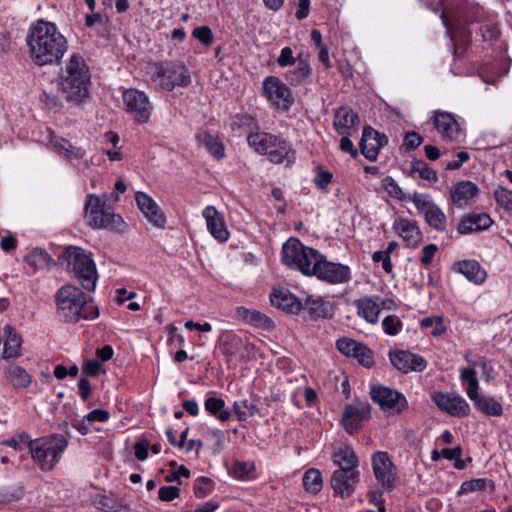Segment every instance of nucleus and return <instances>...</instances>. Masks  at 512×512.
I'll list each match as a JSON object with an SVG mask.
<instances>
[{"label":"nucleus","instance_id":"obj_14","mask_svg":"<svg viewBox=\"0 0 512 512\" xmlns=\"http://www.w3.org/2000/svg\"><path fill=\"white\" fill-rule=\"evenodd\" d=\"M372 468L377 481L387 490L395 486L396 471L387 452L377 451L372 455Z\"/></svg>","mask_w":512,"mask_h":512},{"label":"nucleus","instance_id":"obj_34","mask_svg":"<svg viewBox=\"0 0 512 512\" xmlns=\"http://www.w3.org/2000/svg\"><path fill=\"white\" fill-rule=\"evenodd\" d=\"M196 139L215 159L221 160L225 157V147L218 136L204 131L198 133Z\"/></svg>","mask_w":512,"mask_h":512},{"label":"nucleus","instance_id":"obj_21","mask_svg":"<svg viewBox=\"0 0 512 512\" xmlns=\"http://www.w3.org/2000/svg\"><path fill=\"white\" fill-rule=\"evenodd\" d=\"M389 358L392 365L402 373L421 372L427 366V362L422 356L406 350L390 352Z\"/></svg>","mask_w":512,"mask_h":512},{"label":"nucleus","instance_id":"obj_7","mask_svg":"<svg viewBox=\"0 0 512 512\" xmlns=\"http://www.w3.org/2000/svg\"><path fill=\"white\" fill-rule=\"evenodd\" d=\"M247 142L255 152L267 155L269 161L274 164L283 163L292 152L286 140L268 132L256 130L247 135Z\"/></svg>","mask_w":512,"mask_h":512},{"label":"nucleus","instance_id":"obj_11","mask_svg":"<svg viewBox=\"0 0 512 512\" xmlns=\"http://www.w3.org/2000/svg\"><path fill=\"white\" fill-rule=\"evenodd\" d=\"M311 276L330 284H341L350 280L351 273L348 266L327 261L325 256L320 254Z\"/></svg>","mask_w":512,"mask_h":512},{"label":"nucleus","instance_id":"obj_10","mask_svg":"<svg viewBox=\"0 0 512 512\" xmlns=\"http://www.w3.org/2000/svg\"><path fill=\"white\" fill-rule=\"evenodd\" d=\"M372 400L390 414H400L408 407L406 397L397 390L382 385L370 389Z\"/></svg>","mask_w":512,"mask_h":512},{"label":"nucleus","instance_id":"obj_15","mask_svg":"<svg viewBox=\"0 0 512 512\" xmlns=\"http://www.w3.org/2000/svg\"><path fill=\"white\" fill-rule=\"evenodd\" d=\"M432 400L440 410L451 416L465 417L470 413L468 402L455 392H436L432 395Z\"/></svg>","mask_w":512,"mask_h":512},{"label":"nucleus","instance_id":"obj_25","mask_svg":"<svg viewBox=\"0 0 512 512\" xmlns=\"http://www.w3.org/2000/svg\"><path fill=\"white\" fill-rule=\"evenodd\" d=\"M44 140H47L53 149L69 160L82 159L85 155V150L80 147L72 145L67 139L58 137L50 128H46Z\"/></svg>","mask_w":512,"mask_h":512},{"label":"nucleus","instance_id":"obj_16","mask_svg":"<svg viewBox=\"0 0 512 512\" xmlns=\"http://www.w3.org/2000/svg\"><path fill=\"white\" fill-rule=\"evenodd\" d=\"M371 418V406L368 402L355 401L347 404L342 413V423L345 430L353 434L361 423Z\"/></svg>","mask_w":512,"mask_h":512},{"label":"nucleus","instance_id":"obj_4","mask_svg":"<svg viewBox=\"0 0 512 512\" xmlns=\"http://www.w3.org/2000/svg\"><path fill=\"white\" fill-rule=\"evenodd\" d=\"M145 73L151 81L157 82L166 91H172L175 87H187L191 83L190 72L180 61L148 62Z\"/></svg>","mask_w":512,"mask_h":512},{"label":"nucleus","instance_id":"obj_19","mask_svg":"<svg viewBox=\"0 0 512 512\" xmlns=\"http://www.w3.org/2000/svg\"><path fill=\"white\" fill-rule=\"evenodd\" d=\"M336 347L342 354L357 359L364 367L370 368L374 365L373 352L356 340L346 337L338 339Z\"/></svg>","mask_w":512,"mask_h":512},{"label":"nucleus","instance_id":"obj_59","mask_svg":"<svg viewBox=\"0 0 512 512\" xmlns=\"http://www.w3.org/2000/svg\"><path fill=\"white\" fill-rule=\"evenodd\" d=\"M423 142V137L417 132H407L404 136L403 146L407 150H414Z\"/></svg>","mask_w":512,"mask_h":512},{"label":"nucleus","instance_id":"obj_39","mask_svg":"<svg viewBox=\"0 0 512 512\" xmlns=\"http://www.w3.org/2000/svg\"><path fill=\"white\" fill-rule=\"evenodd\" d=\"M230 127L233 131H239L247 134H251L256 130H259L257 120L249 114L235 115L231 120Z\"/></svg>","mask_w":512,"mask_h":512},{"label":"nucleus","instance_id":"obj_64","mask_svg":"<svg viewBox=\"0 0 512 512\" xmlns=\"http://www.w3.org/2000/svg\"><path fill=\"white\" fill-rule=\"evenodd\" d=\"M277 63L281 67H286L295 63V58L293 57V52L290 47L282 48L281 53L277 59Z\"/></svg>","mask_w":512,"mask_h":512},{"label":"nucleus","instance_id":"obj_24","mask_svg":"<svg viewBox=\"0 0 512 512\" xmlns=\"http://www.w3.org/2000/svg\"><path fill=\"white\" fill-rule=\"evenodd\" d=\"M433 123L444 140L454 141L460 135V126L457 120L448 112L435 111Z\"/></svg>","mask_w":512,"mask_h":512},{"label":"nucleus","instance_id":"obj_53","mask_svg":"<svg viewBox=\"0 0 512 512\" xmlns=\"http://www.w3.org/2000/svg\"><path fill=\"white\" fill-rule=\"evenodd\" d=\"M487 486H492L491 481L487 479H473L465 481L460 487V493L481 491L486 489Z\"/></svg>","mask_w":512,"mask_h":512},{"label":"nucleus","instance_id":"obj_52","mask_svg":"<svg viewBox=\"0 0 512 512\" xmlns=\"http://www.w3.org/2000/svg\"><path fill=\"white\" fill-rule=\"evenodd\" d=\"M384 332L394 336L402 329V322L396 315H388L382 321Z\"/></svg>","mask_w":512,"mask_h":512},{"label":"nucleus","instance_id":"obj_60","mask_svg":"<svg viewBox=\"0 0 512 512\" xmlns=\"http://www.w3.org/2000/svg\"><path fill=\"white\" fill-rule=\"evenodd\" d=\"M180 495V489L176 486H162L158 491V496L161 501L169 502Z\"/></svg>","mask_w":512,"mask_h":512},{"label":"nucleus","instance_id":"obj_20","mask_svg":"<svg viewBox=\"0 0 512 512\" xmlns=\"http://www.w3.org/2000/svg\"><path fill=\"white\" fill-rule=\"evenodd\" d=\"M387 142L388 139L386 135L380 134L371 126H365L359 146L364 157L373 162L377 159L380 149L385 146Z\"/></svg>","mask_w":512,"mask_h":512},{"label":"nucleus","instance_id":"obj_63","mask_svg":"<svg viewBox=\"0 0 512 512\" xmlns=\"http://www.w3.org/2000/svg\"><path fill=\"white\" fill-rule=\"evenodd\" d=\"M253 470V465L245 462H236L233 467V474L236 478L243 479L248 477Z\"/></svg>","mask_w":512,"mask_h":512},{"label":"nucleus","instance_id":"obj_58","mask_svg":"<svg viewBox=\"0 0 512 512\" xmlns=\"http://www.w3.org/2000/svg\"><path fill=\"white\" fill-rule=\"evenodd\" d=\"M438 252V246L436 244H428L421 250L420 262L423 266H429L436 253Z\"/></svg>","mask_w":512,"mask_h":512},{"label":"nucleus","instance_id":"obj_31","mask_svg":"<svg viewBox=\"0 0 512 512\" xmlns=\"http://www.w3.org/2000/svg\"><path fill=\"white\" fill-rule=\"evenodd\" d=\"M270 300L272 305L290 313H297L301 309V302L284 288L274 289Z\"/></svg>","mask_w":512,"mask_h":512},{"label":"nucleus","instance_id":"obj_37","mask_svg":"<svg viewBox=\"0 0 512 512\" xmlns=\"http://www.w3.org/2000/svg\"><path fill=\"white\" fill-rule=\"evenodd\" d=\"M233 411L238 421H246L259 412V407L255 399L245 398L233 403Z\"/></svg>","mask_w":512,"mask_h":512},{"label":"nucleus","instance_id":"obj_6","mask_svg":"<svg viewBox=\"0 0 512 512\" xmlns=\"http://www.w3.org/2000/svg\"><path fill=\"white\" fill-rule=\"evenodd\" d=\"M84 217L87 224L94 229L117 228L123 223L122 218L114 213L106 195L88 194Z\"/></svg>","mask_w":512,"mask_h":512},{"label":"nucleus","instance_id":"obj_43","mask_svg":"<svg viewBox=\"0 0 512 512\" xmlns=\"http://www.w3.org/2000/svg\"><path fill=\"white\" fill-rule=\"evenodd\" d=\"M307 305L310 314L316 318H329L334 313L333 305L329 301L322 299L308 300Z\"/></svg>","mask_w":512,"mask_h":512},{"label":"nucleus","instance_id":"obj_33","mask_svg":"<svg viewBox=\"0 0 512 512\" xmlns=\"http://www.w3.org/2000/svg\"><path fill=\"white\" fill-rule=\"evenodd\" d=\"M455 270L463 274L469 281L481 284L485 281L486 272L475 260H463L455 264Z\"/></svg>","mask_w":512,"mask_h":512},{"label":"nucleus","instance_id":"obj_48","mask_svg":"<svg viewBox=\"0 0 512 512\" xmlns=\"http://www.w3.org/2000/svg\"><path fill=\"white\" fill-rule=\"evenodd\" d=\"M412 172L418 173L419 177L428 181H437V173L430 168L424 161L416 160L412 163Z\"/></svg>","mask_w":512,"mask_h":512},{"label":"nucleus","instance_id":"obj_36","mask_svg":"<svg viewBox=\"0 0 512 512\" xmlns=\"http://www.w3.org/2000/svg\"><path fill=\"white\" fill-rule=\"evenodd\" d=\"M254 348L253 344L247 342L240 335L227 333L222 343L223 353L228 356H235L242 348Z\"/></svg>","mask_w":512,"mask_h":512},{"label":"nucleus","instance_id":"obj_17","mask_svg":"<svg viewBox=\"0 0 512 512\" xmlns=\"http://www.w3.org/2000/svg\"><path fill=\"white\" fill-rule=\"evenodd\" d=\"M359 477V471L337 469L331 475L330 485L336 495L345 499L354 493Z\"/></svg>","mask_w":512,"mask_h":512},{"label":"nucleus","instance_id":"obj_55","mask_svg":"<svg viewBox=\"0 0 512 512\" xmlns=\"http://www.w3.org/2000/svg\"><path fill=\"white\" fill-rule=\"evenodd\" d=\"M383 186L385 190L389 193L390 196L398 199L404 200L405 194L402 191L401 187L397 184V182L390 176H387L383 179Z\"/></svg>","mask_w":512,"mask_h":512},{"label":"nucleus","instance_id":"obj_27","mask_svg":"<svg viewBox=\"0 0 512 512\" xmlns=\"http://www.w3.org/2000/svg\"><path fill=\"white\" fill-rule=\"evenodd\" d=\"M203 217L206 220L207 228L211 235L219 242H225L229 238V232L225 222L214 206H207L203 210Z\"/></svg>","mask_w":512,"mask_h":512},{"label":"nucleus","instance_id":"obj_30","mask_svg":"<svg viewBox=\"0 0 512 512\" xmlns=\"http://www.w3.org/2000/svg\"><path fill=\"white\" fill-rule=\"evenodd\" d=\"M479 189L471 181H461L452 186L450 190L451 200L458 207L465 206L469 200L477 196Z\"/></svg>","mask_w":512,"mask_h":512},{"label":"nucleus","instance_id":"obj_12","mask_svg":"<svg viewBox=\"0 0 512 512\" xmlns=\"http://www.w3.org/2000/svg\"><path fill=\"white\" fill-rule=\"evenodd\" d=\"M409 199L414 203L418 212L423 215L429 227L438 232L446 231L447 217L433 201L427 200L418 193H414Z\"/></svg>","mask_w":512,"mask_h":512},{"label":"nucleus","instance_id":"obj_5","mask_svg":"<svg viewBox=\"0 0 512 512\" xmlns=\"http://www.w3.org/2000/svg\"><path fill=\"white\" fill-rule=\"evenodd\" d=\"M67 269L78 280L83 289L93 292L98 281L95 261L90 252L80 247L66 250Z\"/></svg>","mask_w":512,"mask_h":512},{"label":"nucleus","instance_id":"obj_61","mask_svg":"<svg viewBox=\"0 0 512 512\" xmlns=\"http://www.w3.org/2000/svg\"><path fill=\"white\" fill-rule=\"evenodd\" d=\"M150 443L147 439L141 438L134 445L135 457L139 461H145L148 458Z\"/></svg>","mask_w":512,"mask_h":512},{"label":"nucleus","instance_id":"obj_9","mask_svg":"<svg viewBox=\"0 0 512 512\" xmlns=\"http://www.w3.org/2000/svg\"><path fill=\"white\" fill-rule=\"evenodd\" d=\"M68 446V440L60 434L34 440V461L42 471H51Z\"/></svg>","mask_w":512,"mask_h":512},{"label":"nucleus","instance_id":"obj_51","mask_svg":"<svg viewBox=\"0 0 512 512\" xmlns=\"http://www.w3.org/2000/svg\"><path fill=\"white\" fill-rule=\"evenodd\" d=\"M494 197L502 208L512 211V190L500 186L495 190Z\"/></svg>","mask_w":512,"mask_h":512},{"label":"nucleus","instance_id":"obj_38","mask_svg":"<svg viewBox=\"0 0 512 512\" xmlns=\"http://www.w3.org/2000/svg\"><path fill=\"white\" fill-rule=\"evenodd\" d=\"M205 410L212 416H215L219 421L226 422L230 419V411L224 409L225 401L215 396H208L204 402Z\"/></svg>","mask_w":512,"mask_h":512},{"label":"nucleus","instance_id":"obj_18","mask_svg":"<svg viewBox=\"0 0 512 512\" xmlns=\"http://www.w3.org/2000/svg\"><path fill=\"white\" fill-rule=\"evenodd\" d=\"M263 90L266 97L279 108L288 109L293 103L290 89L277 77H267Z\"/></svg>","mask_w":512,"mask_h":512},{"label":"nucleus","instance_id":"obj_54","mask_svg":"<svg viewBox=\"0 0 512 512\" xmlns=\"http://www.w3.org/2000/svg\"><path fill=\"white\" fill-rule=\"evenodd\" d=\"M333 174L329 171H324L320 166L317 167L316 175L314 178L315 185L323 192L328 191V185L331 183Z\"/></svg>","mask_w":512,"mask_h":512},{"label":"nucleus","instance_id":"obj_23","mask_svg":"<svg viewBox=\"0 0 512 512\" xmlns=\"http://www.w3.org/2000/svg\"><path fill=\"white\" fill-rule=\"evenodd\" d=\"M359 122L358 114L347 106H341L335 111L333 126L339 135L355 133Z\"/></svg>","mask_w":512,"mask_h":512},{"label":"nucleus","instance_id":"obj_57","mask_svg":"<svg viewBox=\"0 0 512 512\" xmlns=\"http://www.w3.org/2000/svg\"><path fill=\"white\" fill-rule=\"evenodd\" d=\"M192 35L205 46L210 45L213 41L212 31L207 26H200L195 28Z\"/></svg>","mask_w":512,"mask_h":512},{"label":"nucleus","instance_id":"obj_62","mask_svg":"<svg viewBox=\"0 0 512 512\" xmlns=\"http://www.w3.org/2000/svg\"><path fill=\"white\" fill-rule=\"evenodd\" d=\"M40 101L44 104V106L49 110H59L61 107V102L55 95L47 93L45 90L40 95Z\"/></svg>","mask_w":512,"mask_h":512},{"label":"nucleus","instance_id":"obj_2","mask_svg":"<svg viewBox=\"0 0 512 512\" xmlns=\"http://www.w3.org/2000/svg\"><path fill=\"white\" fill-rule=\"evenodd\" d=\"M68 42L52 22L38 20L34 26V65L59 64Z\"/></svg>","mask_w":512,"mask_h":512},{"label":"nucleus","instance_id":"obj_42","mask_svg":"<svg viewBox=\"0 0 512 512\" xmlns=\"http://www.w3.org/2000/svg\"><path fill=\"white\" fill-rule=\"evenodd\" d=\"M311 69L307 61L299 60L296 67L286 73V80L291 85L303 83L310 75Z\"/></svg>","mask_w":512,"mask_h":512},{"label":"nucleus","instance_id":"obj_32","mask_svg":"<svg viewBox=\"0 0 512 512\" xmlns=\"http://www.w3.org/2000/svg\"><path fill=\"white\" fill-rule=\"evenodd\" d=\"M234 315L237 319L242 320L247 324L262 329L272 328L271 320L266 315L257 310L247 309L245 307H237L235 309Z\"/></svg>","mask_w":512,"mask_h":512},{"label":"nucleus","instance_id":"obj_8","mask_svg":"<svg viewBox=\"0 0 512 512\" xmlns=\"http://www.w3.org/2000/svg\"><path fill=\"white\" fill-rule=\"evenodd\" d=\"M320 253L303 245L298 239L290 238L282 247V262L291 269L311 276Z\"/></svg>","mask_w":512,"mask_h":512},{"label":"nucleus","instance_id":"obj_40","mask_svg":"<svg viewBox=\"0 0 512 512\" xmlns=\"http://www.w3.org/2000/svg\"><path fill=\"white\" fill-rule=\"evenodd\" d=\"M475 407L488 416L499 417L503 414V407L494 397L481 395L475 402Z\"/></svg>","mask_w":512,"mask_h":512},{"label":"nucleus","instance_id":"obj_26","mask_svg":"<svg viewBox=\"0 0 512 512\" xmlns=\"http://www.w3.org/2000/svg\"><path fill=\"white\" fill-rule=\"evenodd\" d=\"M135 198L146 219L156 227H164L166 218L155 201L143 192H137Z\"/></svg>","mask_w":512,"mask_h":512},{"label":"nucleus","instance_id":"obj_44","mask_svg":"<svg viewBox=\"0 0 512 512\" xmlns=\"http://www.w3.org/2000/svg\"><path fill=\"white\" fill-rule=\"evenodd\" d=\"M460 376L462 381L467 383V396L475 402L481 396L478 394L479 383L476 372L473 369L466 368L461 370Z\"/></svg>","mask_w":512,"mask_h":512},{"label":"nucleus","instance_id":"obj_1","mask_svg":"<svg viewBox=\"0 0 512 512\" xmlns=\"http://www.w3.org/2000/svg\"><path fill=\"white\" fill-rule=\"evenodd\" d=\"M56 313L66 323H77L80 320H94L99 317V309L93 298L79 287L66 284L55 294Z\"/></svg>","mask_w":512,"mask_h":512},{"label":"nucleus","instance_id":"obj_49","mask_svg":"<svg viewBox=\"0 0 512 512\" xmlns=\"http://www.w3.org/2000/svg\"><path fill=\"white\" fill-rule=\"evenodd\" d=\"M53 264L52 257L45 250L34 248V271L48 270Z\"/></svg>","mask_w":512,"mask_h":512},{"label":"nucleus","instance_id":"obj_46","mask_svg":"<svg viewBox=\"0 0 512 512\" xmlns=\"http://www.w3.org/2000/svg\"><path fill=\"white\" fill-rule=\"evenodd\" d=\"M7 378L14 387H27L31 382L30 375L19 366H11L7 370Z\"/></svg>","mask_w":512,"mask_h":512},{"label":"nucleus","instance_id":"obj_22","mask_svg":"<svg viewBox=\"0 0 512 512\" xmlns=\"http://www.w3.org/2000/svg\"><path fill=\"white\" fill-rule=\"evenodd\" d=\"M396 234L402 238L407 247H418L423 240L418 223L407 218H397L393 223Z\"/></svg>","mask_w":512,"mask_h":512},{"label":"nucleus","instance_id":"obj_29","mask_svg":"<svg viewBox=\"0 0 512 512\" xmlns=\"http://www.w3.org/2000/svg\"><path fill=\"white\" fill-rule=\"evenodd\" d=\"M492 222L487 213L470 214L459 221L457 231L459 234H469L475 231L486 230L491 226Z\"/></svg>","mask_w":512,"mask_h":512},{"label":"nucleus","instance_id":"obj_56","mask_svg":"<svg viewBox=\"0 0 512 512\" xmlns=\"http://www.w3.org/2000/svg\"><path fill=\"white\" fill-rule=\"evenodd\" d=\"M462 455V449L460 446L454 448H444L441 450V456L448 460H456L455 467L458 469H463L464 464L461 461L460 457Z\"/></svg>","mask_w":512,"mask_h":512},{"label":"nucleus","instance_id":"obj_45","mask_svg":"<svg viewBox=\"0 0 512 512\" xmlns=\"http://www.w3.org/2000/svg\"><path fill=\"white\" fill-rule=\"evenodd\" d=\"M322 475L318 469L311 468L303 476V486L306 491L316 494L322 489Z\"/></svg>","mask_w":512,"mask_h":512},{"label":"nucleus","instance_id":"obj_3","mask_svg":"<svg viewBox=\"0 0 512 512\" xmlns=\"http://www.w3.org/2000/svg\"><path fill=\"white\" fill-rule=\"evenodd\" d=\"M61 91L68 100L82 102L88 96L89 67L83 56L72 53L61 72Z\"/></svg>","mask_w":512,"mask_h":512},{"label":"nucleus","instance_id":"obj_47","mask_svg":"<svg viewBox=\"0 0 512 512\" xmlns=\"http://www.w3.org/2000/svg\"><path fill=\"white\" fill-rule=\"evenodd\" d=\"M4 444L19 451L27 449L28 453L32 455V440L27 433L16 434L12 438L6 440Z\"/></svg>","mask_w":512,"mask_h":512},{"label":"nucleus","instance_id":"obj_13","mask_svg":"<svg viewBox=\"0 0 512 512\" xmlns=\"http://www.w3.org/2000/svg\"><path fill=\"white\" fill-rule=\"evenodd\" d=\"M123 101L126 105L127 112H129L137 122L145 123L148 121L152 106L144 92L129 89L124 92Z\"/></svg>","mask_w":512,"mask_h":512},{"label":"nucleus","instance_id":"obj_41","mask_svg":"<svg viewBox=\"0 0 512 512\" xmlns=\"http://www.w3.org/2000/svg\"><path fill=\"white\" fill-rule=\"evenodd\" d=\"M4 335V358H11L17 356L19 354V349L21 346L20 336L10 326H6L4 328Z\"/></svg>","mask_w":512,"mask_h":512},{"label":"nucleus","instance_id":"obj_28","mask_svg":"<svg viewBox=\"0 0 512 512\" xmlns=\"http://www.w3.org/2000/svg\"><path fill=\"white\" fill-rule=\"evenodd\" d=\"M331 458L333 463L339 467L338 469L359 471L357 469L359 466V459L353 448L349 445L341 444L334 447Z\"/></svg>","mask_w":512,"mask_h":512},{"label":"nucleus","instance_id":"obj_35","mask_svg":"<svg viewBox=\"0 0 512 512\" xmlns=\"http://www.w3.org/2000/svg\"><path fill=\"white\" fill-rule=\"evenodd\" d=\"M358 315L368 323L376 324L381 312L379 303L371 297H363L355 302Z\"/></svg>","mask_w":512,"mask_h":512},{"label":"nucleus","instance_id":"obj_50","mask_svg":"<svg viewBox=\"0 0 512 512\" xmlns=\"http://www.w3.org/2000/svg\"><path fill=\"white\" fill-rule=\"evenodd\" d=\"M194 494L197 498H203L213 490V481L208 477H199L194 482Z\"/></svg>","mask_w":512,"mask_h":512}]
</instances>
